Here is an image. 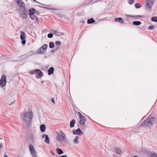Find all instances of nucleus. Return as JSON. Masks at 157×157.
Segmentation results:
<instances>
[{
  "instance_id": "ddd939ff",
  "label": "nucleus",
  "mask_w": 157,
  "mask_h": 157,
  "mask_svg": "<svg viewBox=\"0 0 157 157\" xmlns=\"http://www.w3.org/2000/svg\"><path fill=\"white\" fill-rule=\"evenodd\" d=\"M86 121V119L85 117L80 118L79 122V124L81 125H83L85 124Z\"/></svg>"
},
{
  "instance_id": "b1692460",
  "label": "nucleus",
  "mask_w": 157,
  "mask_h": 157,
  "mask_svg": "<svg viewBox=\"0 0 157 157\" xmlns=\"http://www.w3.org/2000/svg\"><path fill=\"white\" fill-rule=\"evenodd\" d=\"M45 50H43L41 47L38 50L37 53L38 54H42L44 53V52Z\"/></svg>"
},
{
  "instance_id": "79ce46f5",
  "label": "nucleus",
  "mask_w": 157,
  "mask_h": 157,
  "mask_svg": "<svg viewBox=\"0 0 157 157\" xmlns=\"http://www.w3.org/2000/svg\"><path fill=\"white\" fill-rule=\"evenodd\" d=\"M35 72V71H34V70H32V71H30L29 72V73H30V74L32 75H33V74H34Z\"/></svg>"
},
{
  "instance_id": "7c9ffc66",
  "label": "nucleus",
  "mask_w": 157,
  "mask_h": 157,
  "mask_svg": "<svg viewBox=\"0 0 157 157\" xmlns=\"http://www.w3.org/2000/svg\"><path fill=\"white\" fill-rule=\"evenodd\" d=\"M40 7H41L43 8H46V9H49V10H56V8H49V7H44L43 6H40Z\"/></svg>"
},
{
  "instance_id": "a878e982",
  "label": "nucleus",
  "mask_w": 157,
  "mask_h": 157,
  "mask_svg": "<svg viewBox=\"0 0 157 157\" xmlns=\"http://www.w3.org/2000/svg\"><path fill=\"white\" fill-rule=\"evenodd\" d=\"M31 16L32 17H30L33 20H35L36 21H37V20H38V18L36 15H31Z\"/></svg>"
},
{
  "instance_id": "1a4fd4ad",
  "label": "nucleus",
  "mask_w": 157,
  "mask_h": 157,
  "mask_svg": "<svg viewBox=\"0 0 157 157\" xmlns=\"http://www.w3.org/2000/svg\"><path fill=\"white\" fill-rule=\"evenodd\" d=\"M73 133L74 135H82L83 133L82 131L79 128H78L76 130H73Z\"/></svg>"
},
{
  "instance_id": "4468645a",
  "label": "nucleus",
  "mask_w": 157,
  "mask_h": 157,
  "mask_svg": "<svg viewBox=\"0 0 157 157\" xmlns=\"http://www.w3.org/2000/svg\"><path fill=\"white\" fill-rule=\"evenodd\" d=\"M35 72L37 75H39L40 77H42L43 76V75L42 74V72L40 69H36Z\"/></svg>"
},
{
  "instance_id": "7ed1b4c3",
  "label": "nucleus",
  "mask_w": 157,
  "mask_h": 157,
  "mask_svg": "<svg viewBox=\"0 0 157 157\" xmlns=\"http://www.w3.org/2000/svg\"><path fill=\"white\" fill-rule=\"evenodd\" d=\"M155 120V119L154 117L149 116L142 123L141 125L144 127L150 126L152 124Z\"/></svg>"
},
{
  "instance_id": "f3484780",
  "label": "nucleus",
  "mask_w": 157,
  "mask_h": 157,
  "mask_svg": "<svg viewBox=\"0 0 157 157\" xmlns=\"http://www.w3.org/2000/svg\"><path fill=\"white\" fill-rule=\"evenodd\" d=\"M31 155L33 157H37V154L35 150H33V151L30 152Z\"/></svg>"
},
{
  "instance_id": "393cba45",
  "label": "nucleus",
  "mask_w": 157,
  "mask_h": 157,
  "mask_svg": "<svg viewBox=\"0 0 157 157\" xmlns=\"http://www.w3.org/2000/svg\"><path fill=\"white\" fill-rule=\"evenodd\" d=\"M114 150L116 152L117 154H120L121 152V149L119 148H117V147L115 148Z\"/></svg>"
},
{
  "instance_id": "20e7f679",
  "label": "nucleus",
  "mask_w": 157,
  "mask_h": 157,
  "mask_svg": "<svg viewBox=\"0 0 157 157\" xmlns=\"http://www.w3.org/2000/svg\"><path fill=\"white\" fill-rule=\"evenodd\" d=\"M18 11L20 17L23 19H26L28 17V11L26 8H19Z\"/></svg>"
},
{
  "instance_id": "412c9836",
  "label": "nucleus",
  "mask_w": 157,
  "mask_h": 157,
  "mask_svg": "<svg viewBox=\"0 0 157 157\" xmlns=\"http://www.w3.org/2000/svg\"><path fill=\"white\" fill-rule=\"evenodd\" d=\"M95 21L94 20L93 18H91L90 19H88L87 21V23L88 24H90L95 22Z\"/></svg>"
},
{
  "instance_id": "a18cd8bd",
  "label": "nucleus",
  "mask_w": 157,
  "mask_h": 157,
  "mask_svg": "<svg viewBox=\"0 0 157 157\" xmlns=\"http://www.w3.org/2000/svg\"><path fill=\"white\" fill-rule=\"evenodd\" d=\"M59 157H67V156L66 155H63L62 156H59Z\"/></svg>"
},
{
  "instance_id": "72a5a7b5",
  "label": "nucleus",
  "mask_w": 157,
  "mask_h": 157,
  "mask_svg": "<svg viewBox=\"0 0 157 157\" xmlns=\"http://www.w3.org/2000/svg\"><path fill=\"white\" fill-rule=\"evenodd\" d=\"M128 3L129 4H132L135 2L134 0H128Z\"/></svg>"
},
{
  "instance_id": "f03ea898",
  "label": "nucleus",
  "mask_w": 157,
  "mask_h": 157,
  "mask_svg": "<svg viewBox=\"0 0 157 157\" xmlns=\"http://www.w3.org/2000/svg\"><path fill=\"white\" fill-rule=\"evenodd\" d=\"M56 139L59 143H61L63 141L65 144L68 143V141L64 133L61 131H59L56 132Z\"/></svg>"
},
{
  "instance_id": "a211bd4d",
  "label": "nucleus",
  "mask_w": 157,
  "mask_h": 157,
  "mask_svg": "<svg viewBox=\"0 0 157 157\" xmlns=\"http://www.w3.org/2000/svg\"><path fill=\"white\" fill-rule=\"evenodd\" d=\"M79 137L78 136H75V138L73 140L75 144H77L79 143Z\"/></svg>"
},
{
  "instance_id": "0eeeda50",
  "label": "nucleus",
  "mask_w": 157,
  "mask_h": 157,
  "mask_svg": "<svg viewBox=\"0 0 157 157\" xmlns=\"http://www.w3.org/2000/svg\"><path fill=\"white\" fill-rule=\"evenodd\" d=\"M20 38L22 40L21 43L23 44H24L26 43V40L25 39L26 38V35L25 33L23 31L20 32Z\"/></svg>"
},
{
  "instance_id": "aec40b11",
  "label": "nucleus",
  "mask_w": 157,
  "mask_h": 157,
  "mask_svg": "<svg viewBox=\"0 0 157 157\" xmlns=\"http://www.w3.org/2000/svg\"><path fill=\"white\" fill-rule=\"evenodd\" d=\"M56 151L57 153L59 155H61L63 153V151L62 149L57 148L56 149Z\"/></svg>"
},
{
  "instance_id": "c85d7f7f",
  "label": "nucleus",
  "mask_w": 157,
  "mask_h": 157,
  "mask_svg": "<svg viewBox=\"0 0 157 157\" xmlns=\"http://www.w3.org/2000/svg\"><path fill=\"white\" fill-rule=\"evenodd\" d=\"M55 46L54 43L52 42L49 43V47L50 48H54Z\"/></svg>"
},
{
  "instance_id": "6e6552de",
  "label": "nucleus",
  "mask_w": 157,
  "mask_h": 157,
  "mask_svg": "<svg viewBox=\"0 0 157 157\" xmlns=\"http://www.w3.org/2000/svg\"><path fill=\"white\" fill-rule=\"evenodd\" d=\"M17 4L19 6V8H25V3L21 0H16Z\"/></svg>"
},
{
  "instance_id": "58836bf2",
  "label": "nucleus",
  "mask_w": 157,
  "mask_h": 157,
  "mask_svg": "<svg viewBox=\"0 0 157 157\" xmlns=\"http://www.w3.org/2000/svg\"><path fill=\"white\" fill-rule=\"evenodd\" d=\"M55 44L57 45H60L61 44V43L60 41H56L55 42Z\"/></svg>"
},
{
  "instance_id": "5701e85b",
  "label": "nucleus",
  "mask_w": 157,
  "mask_h": 157,
  "mask_svg": "<svg viewBox=\"0 0 157 157\" xmlns=\"http://www.w3.org/2000/svg\"><path fill=\"white\" fill-rule=\"evenodd\" d=\"M141 24V22L140 21H135L133 22V25H139Z\"/></svg>"
},
{
  "instance_id": "c03bdc74",
  "label": "nucleus",
  "mask_w": 157,
  "mask_h": 157,
  "mask_svg": "<svg viewBox=\"0 0 157 157\" xmlns=\"http://www.w3.org/2000/svg\"><path fill=\"white\" fill-rule=\"evenodd\" d=\"M30 55H33L34 54L33 52H29Z\"/></svg>"
},
{
  "instance_id": "4c0bfd02",
  "label": "nucleus",
  "mask_w": 157,
  "mask_h": 157,
  "mask_svg": "<svg viewBox=\"0 0 157 157\" xmlns=\"http://www.w3.org/2000/svg\"><path fill=\"white\" fill-rule=\"evenodd\" d=\"M51 32L54 34H56V32H56V30L55 29H52L51 30Z\"/></svg>"
},
{
  "instance_id": "bb28decb",
  "label": "nucleus",
  "mask_w": 157,
  "mask_h": 157,
  "mask_svg": "<svg viewBox=\"0 0 157 157\" xmlns=\"http://www.w3.org/2000/svg\"><path fill=\"white\" fill-rule=\"evenodd\" d=\"M29 149L30 152L33 151V150H35L33 146L31 144H30L29 145Z\"/></svg>"
},
{
  "instance_id": "e433bc0d",
  "label": "nucleus",
  "mask_w": 157,
  "mask_h": 157,
  "mask_svg": "<svg viewBox=\"0 0 157 157\" xmlns=\"http://www.w3.org/2000/svg\"><path fill=\"white\" fill-rule=\"evenodd\" d=\"M78 113L79 114L80 119L85 117L82 115V114L80 112H78Z\"/></svg>"
},
{
  "instance_id": "6ab92c4d",
  "label": "nucleus",
  "mask_w": 157,
  "mask_h": 157,
  "mask_svg": "<svg viewBox=\"0 0 157 157\" xmlns=\"http://www.w3.org/2000/svg\"><path fill=\"white\" fill-rule=\"evenodd\" d=\"M40 129L42 132H44L45 131L46 129L45 125L44 124H41L40 126Z\"/></svg>"
},
{
  "instance_id": "c9c22d12",
  "label": "nucleus",
  "mask_w": 157,
  "mask_h": 157,
  "mask_svg": "<svg viewBox=\"0 0 157 157\" xmlns=\"http://www.w3.org/2000/svg\"><path fill=\"white\" fill-rule=\"evenodd\" d=\"M53 36V34L52 33H49L48 35V37L49 38H52Z\"/></svg>"
},
{
  "instance_id": "a19ab883",
  "label": "nucleus",
  "mask_w": 157,
  "mask_h": 157,
  "mask_svg": "<svg viewBox=\"0 0 157 157\" xmlns=\"http://www.w3.org/2000/svg\"><path fill=\"white\" fill-rule=\"evenodd\" d=\"M151 157H157V154L155 153H153Z\"/></svg>"
},
{
  "instance_id": "4be33fe9",
  "label": "nucleus",
  "mask_w": 157,
  "mask_h": 157,
  "mask_svg": "<svg viewBox=\"0 0 157 157\" xmlns=\"http://www.w3.org/2000/svg\"><path fill=\"white\" fill-rule=\"evenodd\" d=\"M75 121L74 119H73L72 121H70V126L71 128H72L74 127L75 124Z\"/></svg>"
},
{
  "instance_id": "39448f33",
  "label": "nucleus",
  "mask_w": 157,
  "mask_h": 157,
  "mask_svg": "<svg viewBox=\"0 0 157 157\" xmlns=\"http://www.w3.org/2000/svg\"><path fill=\"white\" fill-rule=\"evenodd\" d=\"M154 0H146V9L150 10L154 3Z\"/></svg>"
},
{
  "instance_id": "ea45409f",
  "label": "nucleus",
  "mask_w": 157,
  "mask_h": 157,
  "mask_svg": "<svg viewBox=\"0 0 157 157\" xmlns=\"http://www.w3.org/2000/svg\"><path fill=\"white\" fill-rule=\"evenodd\" d=\"M154 28V26L153 25L150 26L148 27V29L149 30L153 29Z\"/></svg>"
},
{
  "instance_id": "473e14b6",
  "label": "nucleus",
  "mask_w": 157,
  "mask_h": 157,
  "mask_svg": "<svg viewBox=\"0 0 157 157\" xmlns=\"http://www.w3.org/2000/svg\"><path fill=\"white\" fill-rule=\"evenodd\" d=\"M135 6L136 8H140L141 7L139 3H136L135 5Z\"/></svg>"
},
{
  "instance_id": "9b49d317",
  "label": "nucleus",
  "mask_w": 157,
  "mask_h": 157,
  "mask_svg": "<svg viewBox=\"0 0 157 157\" xmlns=\"http://www.w3.org/2000/svg\"><path fill=\"white\" fill-rule=\"evenodd\" d=\"M35 10L33 8H31L29 10V17H32L31 15H34L35 13Z\"/></svg>"
},
{
  "instance_id": "49530a36",
  "label": "nucleus",
  "mask_w": 157,
  "mask_h": 157,
  "mask_svg": "<svg viewBox=\"0 0 157 157\" xmlns=\"http://www.w3.org/2000/svg\"><path fill=\"white\" fill-rule=\"evenodd\" d=\"M2 147V145L1 144H0V148H1Z\"/></svg>"
},
{
  "instance_id": "9d476101",
  "label": "nucleus",
  "mask_w": 157,
  "mask_h": 157,
  "mask_svg": "<svg viewBox=\"0 0 157 157\" xmlns=\"http://www.w3.org/2000/svg\"><path fill=\"white\" fill-rule=\"evenodd\" d=\"M42 137L43 138H44V137H45V140L44 141L45 143L47 144L49 143V139L48 135L44 134L42 135Z\"/></svg>"
},
{
  "instance_id": "f704fd0d",
  "label": "nucleus",
  "mask_w": 157,
  "mask_h": 157,
  "mask_svg": "<svg viewBox=\"0 0 157 157\" xmlns=\"http://www.w3.org/2000/svg\"><path fill=\"white\" fill-rule=\"evenodd\" d=\"M63 35V33L58 32H56V35L57 36H60L61 35Z\"/></svg>"
},
{
  "instance_id": "de8ad7c7",
  "label": "nucleus",
  "mask_w": 157,
  "mask_h": 157,
  "mask_svg": "<svg viewBox=\"0 0 157 157\" xmlns=\"http://www.w3.org/2000/svg\"><path fill=\"white\" fill-rule=\"evenodd\" d=\"M4 157H8V156L7 155H4Z\"/></svg>"
},
{
  "instance_id": "f257e3e1",
  "label": "nucleus",
  "mask_w": 157,
  "mask_h": 157,
  "mask_svg": "<svg viewBox=\"0 0 157 157\" xmlns=\"http://www.w3.org/2000/svg\"><path fill=\"white\" fill-rule=\"evenodd\" d=\"M33 117L32 112L24 113L21 115V118L23 122V124L26 126L27 128H29L32 126V120Z\"/></svg>"
},
{
  "instance_id": "09e8293b",
  "label": "nucleus",
  "mask_w": 157,
  "mask_h": 157,
  "mask_svg": "<svg viewBox=\"0 0 157 157\" xmlns=\"http://www.w3.org/2000/svg\"><path fill=\"white\" fill-rule=\"evenodd\" d=\"M41 83H44V81H42L41 82Z\"/></svg>"
},
{
  "instance_id": "2eb2a0df",
  "label": "nucleus",
  "mask_w": 157,
  "mask_h": 157,
  "mask_svg": "<svg viewBox=\"0 0 157 157\" xmlns=\"http://www.w3.org/2000/svg\"><path fill=\"white\" fill-rule=\"evenodd\" d=\"M126 17H132L134 18H140L143 17V16L142 15H126Z\"/></svg>"
},
{
  "instance_id": "f8f14e48",
  "label": "nucleus",
  "mask_w": 157,
  "mask_h": 157,
  "mask_svg": "<svg viewBox=\"0 0 157 157\" xmlns=\"http://www.w3.org/2000/svg\"><path fill=\"white\" fill-rule=\"evenodd\" d=\"M114 20L115 21L119 22L121 24L123 23L124 22V20L121 17L116 18Z\"/></svg>"
},
{
  "instance_id": "37998d69",
  "label": "nucleus",
  "mask_w": 157,
  "mask_h": 157,
  "mask_svg": "<svg viewBox=\"0 0 157 157\" xmlns=\"http://www.w3.org/2000/svg\"><path fill=\"white\" fill-rule=\"evenodd\" d=\"M51 101H52L53 102V103L54 104L55 103V101H54V98H51Z\"/></svg>"
},
{
  "instance_id": "603ef678",
  "label": "nucleus",
  "mask_w": 157,
  "mask_h": 157,
  "mask_svg": "<svg viewBox=\"0 0 157 157\" xmlns=\"http://www.w3.org/2000/svg\"><path fill=\"white\" fill-rule=\"evenodd\" d=\"M17 157H19V156H17Z\"/></svg>"
},
{
  "instance_id": "dca6fc26",
  "label": "nucleus",
  "mask_w": 157,
  "mask_h": 157,
  "mask_svg": "<svg viewBox=\"0 0 157 157\" xmlns=\"http://www.w3.org/2000/svg\"><path fill=\"white\" fill-rule=\"evenodd\" d=\"M54 71V68L53 67H51L48 70V74L49 75H51L53 74Z\"/></svg>"
},
{
  "instance_id": "cd10ccee",
  "label": "nucleus",
  "mask_w": 157,
  "mask_h": 157,
  "mask_svg": "<svg viewBox=\"0 0 157 157\" xmlns=\"http://www.w3.org/2000/svg\"><path fill=\"white\" fill-rule=\"evenodd\" d=\"M47 44H44L41 47V48H42V49H43V50L45 51L47 49Z\"/></svg>"
},
{
  "instance_id": "8fccbe9b",
  "label": "nucleus",
  "mask_w": 157,
  "mask_h": 157,
  "mask_svg": "<svg viewBox=\"0 0 157 157\" xmlns=\"http://www.w3.org/2000/svg\"><path fill=\"white\" fill-rule=\"evenodd\" d=\"M80 22H82V23H83L84 22V21H80Z\"/></svg>"
},
{
  "instance_id": "423d86ee",
  "label": "nucleus",
  "mask_w": 157,
  "mask_h": 157,
  "mask_svg": "<svg viewBox=\"0 0 157 157\" xmlns=\"http://www.w3.org/2000/svg\"><path fill=\"white\" fill-rule=\"evenodd\" d=\"M6 83V76L3 75H2L1 80H0V84L2 87H4Z\"/></svg>"
},
{
  "instance_id": "2f4dec72",
  "label": "nucleus",
  "mask_w": 157,
  "mask_h": 157,
  "mask_svg": "<svg viewBox=\"0 0 157 157\" xmlns=\"http://www.w3.org/2000/svg\"><path fill=\"white\" fill-rule=\"evenodd\" d=\"M144 152L147 155H149L150 153V151L148 150L144 149Z\"/></svg>"
},
{
  "instance_id": "c756f323",
  "label": "nucleus",
  "mask_w": 157,
  "mask_h": 157,
  "mask_svg": "<svg viewBox=\"0 0 157 157\" xmlns=\"http://www.w3.org/2000/svg\"><path fill=\"white\" fill-rule=\"evenodd\" d=\"M151 19L152 21L157 22V16L156 17H153Z\"/></svg>"
},
{
  "instance_id": "3c124183",
  "label": "nucleus",
  "mask_w": 157,
  "mask_h": 157,
  "mask_svg": "<svg viewBox=\"0 0 157 157\" xmlns=\"http://www.w3.org/2000/svg\"><path fill=\"white\" fill-rule=\"evenodd\" d=\"M98 1H97L95 2H97ZM94 2H92V3H94Z\"/></svg>"
}]
</instances>
